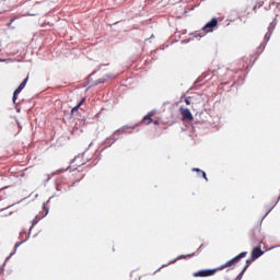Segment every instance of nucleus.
<instances>
[{
    "label": "nucleus",
    "mask_w": 280,
    "mask_h": 280,
    "mask_svg": "<svg viewBox=\"0 0 280 280\" xmlns=\"http://www.w3.org/2000/svg\"><path fill=\"white\" fill-rule=\"evenodd\" d=\"M187 257H194V254H188V255H182L178 257V259H187Z\"/></svg>",
    "instance_id": "16"
},
{
    "label": "nucleus",
    "mask_w": 280,
    "mask_h": 280,
    "mask_svg": "<svg viewBox=\"0 0 280 280\" xmlns=\"http://www.w3.org/2000/svg\"><path fill=\"white\" fill-rule=\"evenodd\" d=\"M215 272L218 271V268L214 269H201L199 271H196L192 273V277H200V278H205V277H213V275H215Z\"/></svg>",
    "instance_id": "2"
},
{
    "label": "nucleus",
    "mask_w": 280,
    "mask_h": 280,
    "mask_svg": "<svg viewBox=\"0 0 280 280\" xmlns=\"http://www.w3.org/2000/svg\"><path fill=\"white\" fill-rule=\"evenodd\" d=\"M83 156L82 155H78L77 158H74V160L71 163V167H74V170H78V167H82V165H85L86 162L82 161Z\"/></svg>",
    "instance_id": "7"
},
{
    "label": "nucleus",
    "mask_w": 280,
    "mask_h": 280,
    "mask_svg": "<svg viewBox=\"0 0 280 280\" xmlns=\"http://www.w3.org/2000/svg\"><path fill=\"white\" fill-rule=\"evenodd\" d=\"M254 10H257V5L254 7Z\"/></svg>",
    "instance_id": "23"
},
{
    "label": "nucleus",
    "mask_w": 280,
    "mask_h": 280,
    "mask_svg": "<svg viewBox=\"0 0 280 280\" xmlns=\"http://www.w3.org/2000/svg\"><path fill=\"white\" fill-rule=\"evenodd\" d=\"M13 21H16V19H12L7 25L8 27H10V25H12Z\"/></svg>",
    "instance_id": "19"
},
{
    "label": "nucleus",
    "mask_w": 280,
    "mask_h": 280,
    "mask_svg": "<svg viewBox=\"0 0 280 280\" xmlns=\"http://www.w3.org/2000/svg\"><path fill=\"white\" fill-rule=\"evenodd\" d=\"M277 27V19L273 20V22L270 23L268 27V33L265 35V42L268 43L270 40V36H272V31Z\"/></svg>",
    "instance_id": "8"
},
{
    "label": "nucleus",
    "mask_w": 280,
    "mask_h": 280,
    "mask_svg": "<svg viewBox=\"0 0 280 280\" xmlns=\"http://www.w3.org/2000/svg\"><path fill=\"white\" fill-rule=\"evenodd\" d=\"M264 255V250H261V246H257L252 250V258L253 259H259Z\"/></svg>",
    "instance_id": "11"
},
{
    "label": "nucleus",
    "mask_w": 280,
    "mask_h": 280,
    "mask_svg": "<svg viewBox=\"0 0 280 280\" xmlns=\"http://www.w3.org/2000/svg\"><path fill=\"white\" fill-rule=\"evenodd\" d=\"M192 172H199V174H201L205 180H209V178H207V173H205V171H201L200 168H192Z\"/></svg>",
    "instance_id": "13"
},
{
    "label": "nucleus",
    "mask_w": 280,
    "mask_h": 280,
    "mask_svg": "<svg viewBox=\"0 0 280 280\" xmlns=\"http://www.w3.org/2000/svg\"><path fill=\"white\" fill-rule=\"evenodd\" d=\"M30 80V77H27L20 85L19 88L13 92V104H16V100H19V95L21 94V91L25 89L27 85V81Z\"/></svg>",
    "instance_id": "3"
},
{
    "label": "nucleus",
    "mask_w": 280,
    "mask_h": 280,
    "mask_svg": "<svg viewBox=\"0 0 280 280\" xmlns=\"http://www.w3.org/2000/svg\"><path fill=\"white\" fill-rule=\"evenodd\" d=\"M182 116H183V120L184 121H194V115H191V112L189 110V108H179Z\"/></svg>",
    "instance_id": "5"
},
{
    "label": "nucleus",
    "mask_w": 280,
    "mask_h": 280,
    "mask_svg": "<svg viewBox=\"0 0 280 280\" xmlns=\"http://www.w3.org/2000/svg\"><path fill=\"white\" fill-rule=\"evenodd\" d=\"M21 244H23V242H18L14 246V248H19V246H21Z\"/></svg>",
    "instance_id": "20"
},
{
    "label": "nucleus",
    "mask_w": 280,
    "mask_h": 280,
    "mask_svg": "<svg viewBox=\"0 0 280 280\" xmlns=\"http://www.w3.org/2000/svg\"><path fill=\"white\" fill-rule=\"evenodd\" d=\"M215 27H218V19L214 18L202 27V32L209 34V32H213Z\"/></svg>",
    "instance_id": "4"
},
{
    "label": "nucleus",
    "mask_w": 280,
    "mask_h": 280,
    "mask_svg": "<svg viewBox=\"0 0 280 280\" xmlns=\"http://www.w3.org/2000/svg\"><path fill=\"white\" fill-rule=\"evenodd\" d=\"M185 104H186L187 106H190V105H191V102L189 101V98H185Z\"/></svg>",
    "instance_id": "18"
},
{
    "label": "nucleus",
    "mask_w": 280,
    "mask_h": 280,
    "mask_svg": "<svg viewBox=\"0 0 280 280\" xmlns=\"http://www.w3.org/2000/svg\"><path fill=\"white\" fill-rule=\"evenodd\" d=\"M279 5H280V2H271V3H270V7H271V8H272V7L279 8Z\"/></svg>",
    "instance_id": "17"
},
{
    "label": "nucleus",
    "mask_w": 280,
    "mask_h": 280,
    "mask_svg": "<svg viewBox=\"0 0 280 280\" xmlns=\"http://www.w3.org/2000/svg\"><path fill=\"white\" fill-rule=\"evenodd\" d=\"M153 117H154V112H150L147 116L142 118L141 124H143V126H150V124L154 121L152 119Z\"/></svg>",
    "instance_id": "10"
},
{
    "label": "nucleus",
    "mask_w": 280,
    "mask_h": 280,
    "mask_svg": "<svg viewBox=\"0 0 280 280\" xmlns=\"http://www.w3.org/2000/svg\"><path fill=\"white\" fill-rule=\"evenodd\" d=\"M39 221H40V217H35L33 220L32 226H34V224H38Z\"/></svg>",
    "instance_id": "15"
},
{
    "label": "nucleus",
    "mask_w": 280,
    "mask_h": 280,
    "mask_svg": "<svg viewBox=\"0 0 280 280\" xmlns=\"http://www.w3.org/2000/svg\"><path fill=\"white\" fill-rule=\"evenodd\" d=\"M253 261H255V259H253V256H252L250 259L246 260L245 267L243 268L241 275H244L246 272V270H248V268L250 267V264H253Z\"/></svg>",
    "instance_id": "12"
},
{
    "label": "nucleus",
    "mask_w": 280,
    "mask_h": 280,
    "mask_svg": "<svg viewBox=\"0 0 280 280\" xmlns=\"http://www.w3.org/2000/svg\"><path fill=\"white\" fill-rule=\"evenodd\" d=\"M84 102H86V97L81 98V101L77 104V106H74L71 109V117H78V112L80 110V107L82 106V104H84Z\"/></svg>",
    "instance_id": "9"
},
{
    "label": "nucleus",
    "mask_w": 280,
    "mask_h": 280,
    "mask_svg": "<svg viewBox=\"0 0 280 280\" xmlns=\"http://www.w3.org/2000/svg\"><path fill=\"white\" fill-rule=\"evenodd\" d=\"M57 191H67V187H63L62 184H57Z\"/></svg>",
    "instance_id": "14"
},
{
    "label": "nucleus",
    "mask_w": 280,
    "mask_h": 280,
    "mask_svg": "<svg viewBox=\"0 0 280 280\" xmlns=\"http://www.w3.org/2000/svg\"><path fill=\"white\" fill-rule=\"evenodd\" d=\"M203 246H205V245H200L199 250H202Z\"/></svg>",
    "instance_id": "22"
},
{
    "label": "nucleus",
    "mask_w": 280,
    "mask_h": 280,
    "mask_svg": "<svg viewBox=\"0 0 280 280\" xmlns=\"http://www.w3.org/2000/svg\"><path fill=\"white\" fill-rule=\"evenodd\" d=\"M254 240H256V242L258 244H262L264 243V240H265V236H264V233H261V228H257L254 233Z\"/></svg>",
    "instance_id": "6"
},
{
    "label": "nucleus",
    "mask_w": 280,
    "mask_h": 280,
    "mask_svg": "<svg viewBox=\"0 0 280 280\" xmlns=\"http://www.w3.org/2000/svg\"><path fill=\"white\" fill-rule=\"evenodd\" d=\"M246 255H248V252H243L238 254L234 258L228 260L225 264L218 267L217 270L220 272V270H224V268H233V266H237V264H240V260L244 259Z\"/></svg>",
    "instance_id": "1"
},
{
    "label": "nucleus",
    "mask_w": 280,
    "mask_h": 280,
    "mask_svg": "<svg viewBox=\"0 0 280 280\" xmlns=\"http://www.w3.org/2000/svg\"><path fill=\"white\" fill-rule=\"evenodd\" d=\"M154 124V126H159L161 122H159V120H153L152 121Z\"/></svg>",
    "instance_id": "21"
}]
</instances>
